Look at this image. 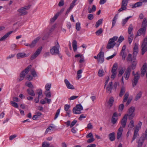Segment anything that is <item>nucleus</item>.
<instances>
[{
    "label": "nucleus",
    "instance_id": "obj_1",
    "mask_svg": "<svg viewBox=\"0 0 147 147\" xmlns=\"http://www.w3.org/2000/svg\"><path fill=\"white\" fill-rule=\"evenodd\" d=\"M30 5H28L19 8L17 10L18 15L19 16H22L26 15L28 13L27 10L30 9Z\"/></svg>",
    "mask_w": 147,
    "mask_h": 147
},
{
    "label": "nucleus",
    "instance_id": "obj_2",
    "mask_svg": "<svg viewBox=\"0 0 147 147\" xmlns=\"http://www.w3.org/2000/svg\"><path fill=\"white\" fill-rule=\"evenodd\" d=\"M60 46L58 42L55 43V45L51 47L50 52L52 55L59 54Z\"/></svg>",
    "mask_w": 147,
    "mask_h": 147
},
{
    "label": "nucleus",
    "instance_id": "obj_3",
    "mask_svg": "<svg viewBox=\"0 0 147 147\" xmlns=\"http://www.w3.org/2000/svg\"><path fill=\"white\" fill-rule=\"evenodd\" d=\"M118 38L117 36H114L113 38L109 39L108 43L107 46V48L108 49H110L113 48L116 45L115 41H116Z\"/></svg>",
    "mask_w": 147,
    "mask_h": 147
},
{
    "label": "nucleus",
    "instance_id": "obj_4",
    "mask_svg": "<svg viewBox=\"0 0 147 147\" xmlns=\"http://www.w3.org/2000/svg\"><path fill=\"white\" fill-rule=\"evenodd\" d=\"M142 125V123L140 121L138 123V125L136 126V128L134 130V135L131 143H132L136 138L139 136V134L138 133V131L139 129H141Z\"/></svg>",
    "mask_w": 147,
    "mask_h": 147
},
{
    "label": "nucleus",
    "instance_id": "obj_5",
    "mask_svg": "<svg viewBox=\"0 0 147 147\" xmlns=\"http://www.w3.org/2000/svg\"><path fill=\"white\" fill-rule=\"evenodd\" d=\"M147 36L144 39L141 45L142 54L144 55L145 53L147 51Z\"/></svg>",
    "mask_w": 147,
    "mask_h": 147
},
{
    "label": "nucleus",
    "instance_id": "obj_6",
    "mask_svg": "<svg viewBox=\"0 0 147 147\" xmlns=\"http://www.w3.org/2000/svg\"><path fill=\"white\" fill-rule=\"evenodd\" d=\"M135 110V108L133 107H131L129 109L128 113L126 115H127V116H128L129 120L132 119L135 116V114L134 113Z\"/></svg>",
    "mask_w": 147,
    "mask_h": 147
},
{
    "label": "nucleus",
    "instance_id": "obj_7",
    "mask_svg": "<svg viewBox=\"0 0 147 147\" xmlns=\"http://www.w3.org/2000/svg\"><path fill=\"white\" fill-rule=\"evenodd\" d=\"M83 107L82 105L80 104L77 105L76 107H74L73 109V111L75 114H80L81 112V111L83 110Z\"/></svg>",
    "mask_w": 147,
    "mask_h": 147
},
{
    "label": "nucleus",
    "instance_id": "obj_8",
    "mask_svg": "<svg viewBox=\"0 0 147 147\" xmlns=\"http://www.w3.org/2000/svg\"><path fill=\"white\" fill-rule=\"evenodd\" d=\"M128 0H123L121 2V6L118 11V12L119 13L123 10H125L127 9V6L128 3Z\"/></svg>",
    "mask_w": 147,
    "mask_h": 147
},
{
    "label": "nucleus",
    "instance_id": "obj_9",
    "mask_svg": "<svg viewBox=\"0 0 147 147\" xmlns=\"http://www.w3.org/2000/svg\"><path fill=\"white\" fill-rule=\"evenodd\" d=\"M140 74L138 72H137L135 74L134 79L132 81V84L133 87L136 86L137 84L138 81L140 78Z\"/></svg>",
    "mask_w": 147,
    "mask_h": 147
},
{
    "label": "nucleus",
    "instance_id": "obj_10",
    "mask_svg": "<svg viewBox=\"0 0 147 147\" xmlns=\"http://www.w3.org/2000/svg\"><path fill=\"white\" fill-rule=\"evenodd\" d=\"M104 53L102 51H100L98 54V62L102 63L104 61Z\"/></svg>",
    "mask_w": 147,
    "mask_h": 147
},
{
    "label": "nucleus",
    "instance_id": "obj_11",
    "mask_svg": "<svg viewBox=\"0 0 147 147\" xmlns=\"http://www.w3.org/2000/svg\"><path fill=\"white\" fill-rule=\"evenodd\" d=\"M131 71V67L130 66L128 67L127 69L124 74L123 77H124L126 80H127L130 76V73Z\"/></svg>",
    "mask_w": 147,
    "mask_h": 147
},
{
    "label": "nucleus",
    "instance_id": "obj_12",
    "mask_svg": "<svg viewBox=\"0 0 147 147\" xmlns=\"http://www.w3.org/2000/svg\"><path fill=\"white\" fill-rule=\"evenodd\" d=\"M42 49V47L38 48L31 56L30 59L33 60L36 58L40 54Z\"/></svg>",
    "mask_w": 147,
    "mask_h": 147
},
{
    "label": "nucleus",
    "instance_id": "obj_13",
    "mask_svg": "<svg viewBox=\"0 0 147 147\" xmlns=\"http://www.w3.org/2000/svg\"><path fill=\"white\" fill-rule=\"evenodd\" d=\"M147 63H145L143 64L142 67L141 68V75L142 76H143L144 75L146 72V70L147 69Z\"/></svg>",
    "mask_w": 147,
    "mask_h": 147
},
{
    "label": "nucleus",
    "instance_id": "obj_14",
    "mask_svg": "<svg viewBox=\"0 0 147 147\" xmlns=\"http://www.w3.org/2000/svg\"><path fill=\"white\" fill-rule=\"evenodd\" d=\"M123 129V127L121 126L118 129L117 135V140L120 139L122 136Z\"/></svg>",
    "mask_w": 147,
    "mask_h": 147
},
{
    "label": "nucleus",
    "instance_id": "obj_15",
    "mask_svg": "<svg viewBox=\"0 0 147 147\" xmlns=\"http://www.w3.org/2000/svg\"><path fill=\"white\" fill-rule=\"evenodd\" d=\"M64 82L67 88L69 89H74L75 88L74 86L71 84L69 81L67 79H65L64 80Z\"/></svg>",
    "mask_w": 147,
    "mask_h": 147
},
{
    "label": "nucleus",
    "instance_id": "obj_16",
    "mask_svg": "<svg viewBox=\"0 0 147 147\" xmlns=\"http://www.w3.org/2000/svg\"><path fill=\"white\" fill-rule=\"evenodd\" d=\"M117 117L118 114L116 112L114 113L113 114L111 119L112 123L113 124H114L116 123L118 119Z\"/></svg>",
    "mask_w": 147,
    "mask_h": 147
},
{
    "label": "nucleus",
    "instance_id": "obj_17",
    "mask_svg": "<svg viewBox=\"0 0 147 147\" xmlns=\"http://www.w3.org/2000/svg\"><path fill=\"white\" fill-rule=\"evenodd\" d=\"M127 115H125L123 117L121 121V124L122 127L124 128L125 127L126 123L127 122Z\"/></svg>",
    "mask_w": 147,
    "mask_h": 147
},
{
    "label": "nucleus",
    "instance_id": "obj_18",
    "mask_svg": "<svg viewBox=\"0 0 147 147\" xmlns=\"http://www.w3.org/2000/svg\"><path fill=\"white\" fill-rule=\"evenodd\" d=\"M113 87V82H111L109 83L107 87L106 92L108 93H111V92Z\"/></svg>",
    "mask_w": 147,
    "mask_h": 147
},
{
    "label": "nucleus",
    "instance_id": "obj_19",
    "mask_svg": "<svg viewBox=\"0 0 147 147\" xmlns=\"http://www.w3.org/2000/svg\"><path fill=\"white\" fill-rule=\"evenodd\" d=\"M146 28L144 27H142V28H140L138 31L137 35L138 36L141 35L142 34H144L146 31Z\"/></svg>",
    "mask_w": 147,
    "mask_h": 147
},
{
    "label": "nucleus",
    "instance_id": "obj_20",
    "mask_svg": "<svg viewBox=\"0 0 147 147\" xmlns=\"http://www.w3.org/2000/svg\"><path fill=\"white\" fill-rule=\"evenodd\" d=\"M17 58L18 59H20L27 57L26 53H18L16 55Z\"/></svg>",
    "mask_w": 147,
    "mask_h": 147
},
{
    "label": "nucleus",
    "instance_id": "obj_21",
    "mask_svg": "<svg viewBox=\"0 0 147 147\" xmlns=\"http://www.w3.org/2000/svg\"><path fill=\"white\" fill-rule=\"evenodd\" d=\"M12 32V31L7 32L0 39V41H4Z\"/></svg>",
    "mask_w": 147,
    "mask_h": 147
},
{
    "label": "nucleus",
    "instance_id": "obj_22",
    "mask_svg": "<svg viewBox=\"0 0 147 147\" xmlns=\"http://www.w3.org/2000/svg\"><path fill=\"white\" fill-rule=\"evenodd\" d=\"M40 39V38L38 37L35 38L31 43L30 45V48L33 47L36 45L37 42Z\"/></svg>",
    "mask_w": 147,
    "mask_h": 147
},
{
    "label": "nucleus",
    "instance_id": "obj_23",
    "mask_svg": "<svg viewBox=\"0 0 147 147\" xmlns=\"http://www.w3.org/2000/svg\"><path fill=\"white\" fill-rule=\"evenodd\" d=\"M42 115V114L41 112H37L36 113V114L33 116V119L34 120H36Z\"/></svg>",
    "mask_w": 147,
    "mask_h": 147
},
{
    "label": "nucleus",
    "instance_id": "obj_24",
    "mask_svg": "<svg viewBox=\"0 0 147 147\" xmlns=\"http://www.w3.org/2000/svg\"><path fill=\"white\" fill-rule=\"evenodd\" d=\"M114 101V99L113 97H111L109 99V101L108 102V105L110 107H111L113 105V103Z\"/></svg>",
    "mask_w": 147,
    "mask_h": 147
},
{
    "label": "nucleus",
    "instance_id": "obj_25",
    "mask_svg": "<svg viewBox=\"0 0 147 147\" xmlns=\"http://www.w3.org/2000/svg\"><path fill=\"white\" fill-rule=\"evenodd\" d=\"M109 140L111 141H114L115 139V133L112 132L109 134Z\"/></svg>",
    "mask_w": 147,
    "mask_h": 147
},
{
    "label": "nucleus",
    "instance_id": "obj_26",
    "mask_svg": "<svg viewBox=\"0 0 147 147\" xmlns=\"http://www.w3.org/2000/svg\"><path fill=\"white\" fill-rule=\"evenodd\" d=\"M32 89H28L27 90V91L29 95L32 96H34L35 94Z\"/></svg>",
    "mask_w": 147,
    "mask_h": 147
},
{
    "label": "nucleus",
    "instance_id": "obj_27",
    "mask_svg": "<svg viewBox=\"0 0 147 147\" xmlns=\"http://www.w3.org/2000/svg\"><path fill=\"white\" fill-rule=\"evenodd\" d=\"M60 15L59 12H57L56 15L52 18L50 20V22L51 23H53L55 20L57 18L58 16Z\"/></svg>",
    "mask_w": 147,
    "mask_h": 147
},
{
    "label": "nucleus",
    "instance_id": "obj_28",
    "mask_svg": "<svg viewBox=\"0 0 147 147\" xmlns=\"http://www.w3.org/2000/svg\"><path fill=\"white\" fill-rule=\"evenodd\" d=\"M72 46L74 51L76 52L77 49V41L75 40H74L73 41Z\"/></svg>",
    "mask_w": 147,
    "mask_h": 147
},
{
    "label": "nucleus",
    "instance_id": "obj_29",
    "mask_svg": "<svg viewBox=\"0 0 147 147\" xmlns=\"http://www.w3.org/2000/svg\"><path fill=\"white\" fill-rule=\"evenodd\" d=\"M88 13H89L93 12L96 10V6L94 5H93L92 8L89 7H88Z\"/></svg>",
    "mask_w": 147,
    "mask_h": 147
},
{
    "label": "nucleus",
    "instance_id": "obj_30",
    "mask_svg": "<svg viewBox=\"0 0 147 147\" xmlns=\"http://www.w3.org/2000/svg\"><path fill=\"white\" fill-rule=\"evenodd\" d=\"M142 5V3L140 1L136 3L133 4L132 7V8H136L141 6Z\"/></svg>",
    "mask_w": 147,
    "mask_h": 147
},
{
    "label": "nucleus",
    "instance_id": "obj_31",
    "mask_svg": "<svg viewBox=\"0 0 147 147\" xmlns=\"http://www.w3.org/2000/svg\"><path fill=\"white\" fill-rule=\"evenodd\" d=\"M125 88L124 86H122L121 88L120 92L119 94V96L121 97L125 93Z\"/></svg>",
    "mask_w": 147,
    "mask_h": 147
},
{
    "label": "nucleus",
    "instance_id": "obj_32",
    "mask_svg": "<svg viewBox=\"0 0 147 147\" xmlns=\"http://www.w3.org/2000/svg\"><path fill=\"white\" fill-rule=\"evenodd\" d=\"M52 125L53 126H50L47 129L45 132V134H47L48 132H50L51 131H53V129L55 128V127L53 124H52Z\"/></svg>",
    "mask_w": 147,
    "mask_h": 147
},
{
    "label": "nucleus",
    "instance_id": "obj_33",
    "mask_svg": "<svg viewBox=\"0 0 147 147\" xmlns=\"http://www.w3.org/2000/svg\"><path fill=\"white\" fill-rule=\"evenodd\" d=\"M118 15V14H116L114 17V18H113V19L112 21V28L115 25V24L117 20V17Z\"/></svg>",
    "mask_w": 147,
    "mask_h": 147
},
{
    "label": "nucleus",
    "instance_id": "obj_34",
    "mask_svg": "<svg viewBox=\"0 0 147 147\" xmlns=\"http://www.w3.org/2000/svg\"><path fill=\"white\" fill-rule=\"evenodd\" d=\"M133 29V26L132 24H131L129 25L128 30V32L129 34H133L132 33H131V32Z\"/></svg>",
    "mask_w": 147,
    "mask_h": 147
},
{
    "label": "nucleus",
    "instance_id": "obj_35",
    "mask_svg": "<svg viewBox=\"0 0 147 147\" xmlns=\"http://www.w3.org/2000/svg\"><path fill=\"white\" fill-rule=\"evenodd\" d=\"M105 75V72L102 69H100L98 72V75L99 77L103 76Z\"/></svg>",
    "mask_w": 147,
    "mask_h": 147
},
{
    "label": "nucleus",
    "instance_id": "obj_36",
    "mask_svg": "<svg viewBox=\"0 0 147 147\" xmlns=\"http://www.w3.org/2000/svg\"><path fill=\"white\" fill-rule=\"evenodd\" d=\"M102 22V19H100L96 23L95 25V27L96 28H97L99 26L101 25Z\"/></svg>",
    "mask_w": 147,
    "mask_h": 147
},
{
    "label": "nucleus",
    "instance_id": "obj_37",
    "mask_svg": "<svg viewBox=\"0 0 147 147\" xmlns=\"http://www.w3.org/2000/svg\"><path fill=\"white\" fill-rule=\"evenodd\" d=\"M142 94V93L141 91H140L137 95L136 97H135L134 100L135 101H136L139 99H140L141 97Z\"/></svg>",
    "mask_w": 147,
    "mask_h": 147
},
{
    "label": "nucleus",
    "instance_id": "obj_38",
    "mask_svg": "<svg viewBox=\"0 0 147 147\" xmlns=\"http://www.w3.org/2000/svg\"><path fill=\"white\" fill-rule=\"evenodd\" d=\"M117 63H115L113 67L111 72H116V70L117 69Z\"/></svg>",
    "mask_w": 147,
    "mask_h": 147
},
{
    "label": "nucleus",
    "instance_id": "obj_39",
    "mask_svg": "<svg viewBox=\"0 0 147 147\" xmlns=\"http://www.w3.org/2000/svg\"><path fill=\"white\" fill-rule=\"evenodd\" d=\"M131 16H129L127 17L126 18L123 19L122 21V25L123 26L126 23L127 20L131 17Z\"/></svg>",
    "mask_w": 147,
    "mask_h": 147
},
{
    "label": "nucleus",
    "instance_id": "obj_40",
    "mask_svg": "<svg viewBox=\"0 0 147 147\" xmlns=\"http://www.w3.org/2000/svg\"><path fill=\"white\" fill-rule=\"evenodd\" d=\"M25 85L26 86L31 88V89H33L34 88L33 86L32 85V83L30 82H26L25 84Z\"/></svg>",
    "mask_w": 147,
    "mask_h": 147
},
{
    "label": "nucleus",
    "instance_id": "obj_41",
    "mask_svg": "<svg viewBox=\"0 0 147 147\" xmlns=\"http://www.w3.org/2000/svg\"><path fill=\"white\" fill-rule=\"evenodd\" d=\"M25 74L24 71H22L20 75V78L19 81H20L23 80L24 78Z\"/></svg>",
    "mask_w": 147,
    "mask_h": 147
},
{
    "label": "nucleus",
    "instance_id": "obj_42",
    "mask_svg": "<svg viewBox=\"0 0 147 147\" xmlns=\"http://www.w3.org/2000/svg\"><path fill=\"white\" fill-rule=\"evenodd\" d=\"M129 96V93L127 92H126L124 96V99L123 101V102H125L127 100Z\"/></svg>",
    "mask_w": 147,
    "mask_h": 147
},
{
    "label": "nucleus",
    "instance_id": "obj_43",
    "mask_svg": "<svg viewBox=\"0 0 147 147\" xmlns=\"http://www.w3.org/2000/svg\"><path fill=\"white\" fill-rule=\"evenodd\" d=\"M51 83H48L46 84L45 86V88L46 90L49 91L50 90V89L51 88Z\"/></svg>",
    "mask_w": 147,
    "mask_h": 147
},
{
    "label": "nucleus",
    "instance_id": "obj_44",
    "mask_svg": "<svg viewBox=\"0 0 147 147\" xmlns=\"http://www.w3.org/2000/svg\"><path fill=\"white\" fill-rule=\"evenodd\" d=\"M147 26V21L146 18H144L142 24V27L146 28Z\"/></svg>",
    "mask_w": 147,
    "mask_h": 147
},
{
    "label": "nucleus",
    "instance_id": "obj_45",
    "mask_svg": "<svg viewBox=\"0 0 147 147\" xmlns=\"http://www.w3.org/2000/svg\"><path fill=\"white\" fill-rule=\"evenodd\" d=\"M45 94L46 96L47 97H51V93L50 91H47L46 90L45 91Z\"/></svg>",
    "mask_w": 147,
    "mask_h": 147
},
{
    "label": "nucleus",
    "instance_id": "obj_46",
    "mask_svg": "<svg viewBox=\"0 0 147 147\" xmlns=\"http://www.w3.org/2000/svg\"><path fill=\"white\" fill-rule=\"evenodd\" d=\"M31 67V65H29L27 67V68L24 70V71H22L24 72V73L25 74H26L28 73Z\"/></svg>",
    "mask_w": 147,
    "mask_h": 147
},
{
    "label": "nucleus",
    "instance_id": "obj_47",
    "mask_svg": "<svg viewBox=\"0 0 147 147\" xmlns=\"http://www.w3.org/2000/svg\"><path fill=\"white\" fill-rule=\"evenodd\" d=\"M130 36L128 37V41L129 44H131L133 40L134 35L133 34H130Z\"/></svg>",
    "mask_w": 147,
    "mask_h": 147
},
{
    "label": "nucleus",
    "instance_id": "obj_48",
    "mask_svg": "<svg viewBox=\"0 0 147 147\" xmlns=\"http://www.w3.org/2000/svg\"><path fill=\"white\" fill-rule=\"evenodd\" d=\"M10 104L13 107L15 108H18V104L14 101H11L10 102Z\"/></svg>",
    "mask_w": 147,
    "mask_h": 147
},
{
    "label": "nucleus",
    "instance_id": "obj_49",
    "mask_svg": "<svg viewBox=\"0 0 147 147\" xmlns=\"http://www.w3.org/2000/svg\"><path fill=\"white\" fill-rule=\"evenodd\" d=\"M76 28L78 31H80L81 29L80 24L79 22L76 23Z\"/></svg>",
    "mask_w": 147,
    "mask_h": 147
},
{
    "label": "nucleus",
    "instance_id": "obj_50",
    "mask_svg": "<svg viewBox=\"0 0 147 147\" xmlns=\"http://www.w3.org/2000/svg\"><path fill=\"white\" fill-rule=\"evenodd\" d=\"M102 29L100 28L95 33L97 35L99 36L102 33Z\"/></svg>",
    "mask_w": 147,
    "mask_h": 147
},
{
    "label": "nucleus",
    "instance_id": "obj_51",
    "mask_svg": "<svg viewBox=\"0 0 147 147\" xmlns=\"http://www.w3.org/2000/svg\"><path fill=\"white\" fill-rule=\"evenodd\" d=\"M60 109H58L55 115L54 119L55 120L58 117V116L59 115L60 112Z\"/></svg>",
    "mask_w": 147,
    "mask_h": 147
},
{
    "label": "nucleus",
    "instance_id": "obj_52",
    "mask_svg": "<svg viewBox=\"0 0 147 147\" xmlns=\"http://www.w3.org/2000/svg\"><path fill=\"white\" fill-rule=\"evenodd\" d=\"M134 121L133 120H131L128 125V127L130 128H132L134 127Z\"/></svg>",
    "mask_w": 147,
    "mask_h": 147
},
{
    "label": "nucleus",
    "instance_id": "obj_53",
    "mask_svg": "<svg viewBox=\"0 0 147 147\" xmlns=\"http://www.w3.org/2000/svg\"><path fill=\"white\" fill-rule=\"evenodd\" d=\"M125 70V69L121 68L119 71L118 76H121L124 73Z\"/></svg>",
    "mask_w": 147,
    "mask_h": 147
},
{
    "label": "nucleus",
    "instance_id": "obj_54",
    "mask_svg": "<svg viewBox=\"0 0 147 147\" xmlns=\"http://www.w3.org/2000/svg\"><path fill=\"white\" fill-rule=\"evenodd\" d=\"M70 107V106L69 105L67 104L65 105L64 106V110L66 111L70 110L69 109Z\"/></svg>",
    "mask_w": 147,
    "mask_h": 147
},
{
    "label": "nucleus",
    "instance_id": "obj_55",
    "mask_svg": "<svg viewBox=\"0 0 147 147\" xmlns=\"http://www.w3.org/2000/svg\"><path fill=\"white\" fill-rule=\"evenodd\" d=\"M76 1L77 0H73L72 3L70 5L69 7H70L72 9L73 7L75 6V3Z\"/></svg>",
    "mask_w": 147,
    "mask_h": 147
},
{
    "label": "nucleus",
    "instance_id": "obj_56",
    "mask_svg": "<svg viewBox=\"0 0 147 147\" xmlns=\"http://www.w3.org/2000/svg\"><path fill=\"white\" fill-rule=\"evenodd\" d=\"M137 64V62L136 61H133L131 67H130L131 68V67L132 69H134L135 68Z\"/></svg>",
    "mask_w": 147,
    "mask_h": 147
},
{
    "label": "nucleus",
    "instance_id": "obj_57",
    "mask_svg": "<svg viewBox=\"0 0 147 147\" xmlns=\"http://www.w3.org/2000/svg\"><path fill=\"white\" fill-rule=\"evenodd\" d=\"M124 40V38L123 36H121L118 39L117 42L120 43Z\"/></svg>",
    "mask_w": 147,
    "mask_h": 147
},
{
    "label": "nucleus",
    "instance_id": "obj_58",
    "mask_svg": "<svg viewBox=\"0 0 147 147\" xmlns=\"http://www.w3.org/2000/svg\"><path fill=\"white\" fill-rule=\"evenodd\" d=\"M78 96H72L69 98V100H75L78 97Z\"/></svg>",
    "mask_w": 147,
    "mask_h": 147
},
{
    "label": "nucleus",
    "instance_id": "obj_59",
    "mask_svg": "<svg viewBox=\"0 0 147 147\" xmlns=\"http://www.w3.org/2000/svg\"><path fill=\"white\" fill-rule=\"evenodd\" d=\"M124 105L123 104H120L119 107V111H122L124 108Z\"/></svg>",
    "mask_w": 147,
    "mask_h": 147
},
{
    "label": "nucleus",
    "instance_id": "obj_60",
    "mask_svg": "<svg viewBox=\"0 0 147 147\" xmlns=\"http://www.w3.org/2000/svg\"><path fill=\"white\" fill-rule=\"evenodd\" d=\"M50 144L49 143H47L44 142L42 143V147H48L49 146Z\"/></svg>",
    "mask_w": 147,
    "mask_h": 147
},
{
    "label": "nucleus",
    "instance_id": "obj_61",
    "mask_svg": "<svg viewBox=\"0 0 147 147\" xmlns=\"http://www.w3.org/2000/svg\"><path fill=\"white\" fill-rule=\"evenodd\" d=\"M138 49H134L133 55L134 56H136L138 52Z\"/></svg>",
    "mask_w": 147,
    "mask_h": 147
},
{
    "label": "nucleus",
    "instance_id": "obj_62",
    "mask_svg": "<svg viewBox=\"0 0 147 147\" xmlns=\"http://www.w3.org/2000/svg\"><path fill=\"white\" fill-rule=\"evenodd\" d=\"M88 18L90 20H92L94 18L93 15L91 14H89L88 16Z\"/></svg>",
    "mask_w": 147,
    "mask_h": 147
},
{
    "label": "nucleus",
    "instance_id": "obj_63",
    "mask_svg": "<svg viewBox=\"0 0 147 147\" xmlns=\"http://www.w3.org/2000/svg\"><path fill=\"white\" fill-rule=\"evenodd\" d=\"M64 5V1L63 0H61L59 2L58 5L59 7H61Z\"/></svg>",
    "mask_w": 147,
    "mask_h": 147
},
{
    "label": "nucleus",
    "instance_id": "obj_64",
    "mask_svg": "<svg viewBox=\"0 0 147 147\" xmlns=\"http://www.w3.org/2000/svg\"><path fill=\"white\" fill-rule=\"evenodd\" d=\"M131 55L129 54L128 55L127 58V60L128 61H131L132 60V58H131Z\"/></svg>",
    "mask_w": 147,
    "mask_h": 147
}]
</instances>
